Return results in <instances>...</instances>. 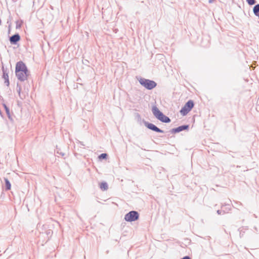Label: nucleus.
Here are the masks:
<instances>
[{
    "mask_svg": "<svg viewBox=\"0 0 259 259\" xmlns=\"http://www.w3.org/2000/svg\"><path fill=\"white\" fill-rule=\"evenodd\" d=\"M217 213H218V214H221V213H222V211H221V210H218L217 211Z\"/></svg>",
    "mask_w": 259,
    "mask_h": 259,
    "instance_id": "a211bd4d",
    "label": "nucleus"
},
{
    "mask_svg": "<svg viewBox=\"0 0 259 259\" xmlns=\"http://www.w3.org/2000/svg\"><path fill=\"white\" fill-rule=\"evenodd\" d=\"M139 81L142 85L148 90H152L156 86V83L155 81L144 78H141Z\"/></svg>",
    "mask_w": 259,
    "mask_h": 259,
    "instance_id": "f03ea898",
    "label": "nucleus"
},
{
    "mask_svg": "<svg viewBox=\"0 0 259 259\" xmlns=\"http://www.w3.org/2000/svg\"><path fill=\"white\" fill-rule=\"evenodd\" d=\"M5 108L6 109V111L7 112V113L9 115V108L5 105Z\"/></svg>",
    "mask_w": 259,
    "mask_h": 259,
    "instance_id": "dca6fc26",
    "label": "nucleus"
},
{
    "mask_svg": "<svg viewBox=\"0 0 259 259\" xmlns=\"http://www.w3.org/2000/svg\"><path fill=\"white\" fill-rule=\"evenodd\" d=\"M52 231L51 230H49L47 231L46 232V234L48 236V235H50L51 234H52Z\"/></svg>",
    "mask_w": 259,
    "mask_h": 259,
    "instance_id": "2eb2a0df",
    "label": "nucleus"
},
{
    "mask_svg": "<svg viewBox=\"0 0 259 259\" xmlns=\"http://www.w3.org/2000/svg\"><path fill=\"white\" fill-rule=\"evenodd\" d=\"M194 107V103L192 100L188 101L182 108L180 113L183 116L186 115Z\"/></svg>",
    "mask_w": 259,
    "mask_h": 259,
    "instance_id": "20e7f679",
    "label": "nucleus"
},
{
    "mask_svg": "<svg viewBox=\"0 0 259 259\" xmlns=\"http://www.w3.org/2000/svg\"><path fill=\"white\" fill-rule=\"evenodd\" d=\"M107 156V154L106 153H102L99 155V158L100 159H105L106 158Z\"/></svg>",
    "mask_w": 259,
    "mask_h": 259,
    "instance_id": "ddd939ff",
    "label": "nucleus"
},
{
    "mask_svg": "<svg viewBox=\"0 0 259 259\" xmlns=\"http://www.w3.org/2000/svg\"><path fill=\"white\" fill-rule=\"evenodd\" d=\"M139 213L136 211H131L124 216V220L127 222H134L139 219Z\"/></svg>",
    "mask_w": 259,
    "mask_h": 259,
    "instance_id": "7ed1b4c3",
    "label": "nucleus"
},
{
    "mask_svg": "<svg viewBox=\"0 0 259 259\" xmlns=\"http://www.w3.org/2000/svg\"><path fill=\"white\" fill-rule=\"evenodd\" d=\"M100 187L102 190H106L108 189V185L106 182H102L101 183Z\"/></svg>",
    "mask_w": 259,
    "mask_h": 259,
    "instance_id": "f8f14e48",
    "label": "nucleus"
},
{
    "mask_svg": "<svg viewBox=\"0 0 259 259\" xmlns=\"http://www.w3.org/2000/svg\"><path fill=\"white\" fill-rule=\"evenodd\" d=\"M189 127L188 125H183L180 126L177 128H172L171 131V133H177L182 131L187 130Z\"/></svg>",
    "mask_w": 259,
    "mask_h": 259,
    "instance_id": "0eeeda50",
    "label": "nucleus"
},
{
    "mask_svg": "<svg viewBox=\"0 0 259 259\" xmlns=\"http://www.w3.org/2000/svg\"><path fill=\"white\" fill-rule=\"evenodd\" d=\"M19 95L20 94V89H19Z\"/></svg>",
    "mask_w": 259,
    "mask_h": 259,
    "instance_id": "412c9836",
    "label": "nucleus"
},
{
    "mask_svg": "<svg viewBox=\"0 0 259 259\" xmlns=\"http://www.w3.org/2000/svg\"><path fill=\"white\" fill-rule=\"evenodd\" d=\"M213 2V0H209V3H211Z\"/></svg>",
    "mask_w": 259,
    "mask_h": 259,
    "instance_id": "aec40b11",
    "label": "nucleus"
},
{
    "mask_svg": "<svg viewBox=\"0 0 259 259\" xmlns=\"http://www.w3.org/2000/svg\"><path fill=\"white\" fill-rule=\"evenodd\" d=\"M158 119L165 123H168L170 121V118L164 115L163 114H162V116H160Z\"/></svg>",
    "mask_w": 259,
    "mask_h": 259,
    "instance_id": "9d476101",
    "label": "nucleus"
},
{
    "mask_svg": "<svg viewBox=\"0 0 259 259\" xmlns=\"http://www.w3.org/2000/svg\"><path fill=\"white\" fill-rule=\"evenodd\" d=\"M145 125L149 129L155 131L157 133H163V131L160 130L158 127H157L153 123H149L148 122L145 121L144 122Z\"/></svg>",
    "mask_w": 259,
    "mask_h": 259,
    "instance_id": "39448f33",
    "label": "nucleus"
},
{
    "mask_svg": "<svg viewBox=\"0 0 259 259\" xmlns=\"http://www.w3.org/2000/svg\"><path fill=\"white\" fill-rule=\"evenodd\" d=\"M79 143L81 144V145H82V146H84V145L82 142H79Z\"/></svg>",
    "mask_w": 259,
    "mask_h": 259,
    "instance_id": "6ab92c4d",
    "label": "nucleus"
},
{
    "mask_svg": "<svg viewBox=\"0 0 259 259\" xmlns=\"http://www.w3.org/2000/svg\"><path fill=\"white\" fill-rule=\"evenodd\" d=\"M248 4L249 5H254L256 3L255 0H246Z\"/></svg>",
    "mask_w": 259,
    "mask_h": 259,
    "instance_id": "4468645a",
    "label": "nucleus"
},
{
    "mask_svg": "<svg viewBox=\"0 0 259 259\" xmlns=\"http://www.w3.org/2000/svg\"><path fill=\"white\" fill-rule=\"evenodd\" d=\"M15 73L18 79L21 81L27 80L29 74L25 64L21 61L17 63Z\"/></svg>",
    "mask_w": 259,
    "mask_h": 259,
    "instance_id": "f257e3e1",
    "label": "nucleus"
},
{
    "mask_svg": "<svg viewBox=\"0 0 259 259\" xmlns=\"http://www.w3.org/2000/svg\"><path fill=\"white\" fill-rule=\"evenodd\" d=\"M181 259H191V258L189 256H185Z\"/></svg>",
    "mask_w": 259,
    "mask_h": 259,
    "instance_id": "f3484780",
    "label": "nucleus"
},
{
    "mask_svg": "<svg viewBox=\"0 0 259 259\" xmlns=\"http://www.w3.org/2000/svg\"><path fill=\"white\" fill-rule=\"evenodd\" d=\"M152 111L154 116L157 119L161 116L163 114L156 106L152 107Z\"/></svg>",
    "mask_w": 259,
    "mask_h": 259,
    "instance_id": "423d86ee",
    "label": "nucleus"
},
{
    "mask_svg": "<svg viewBox=\"0 0 259 259\" xmlns=\"http://www.w3.org/2000/svg\"><path fill=\"white\" fill-rule=\"evenodd\" d=\"M20 39L19 34H15L10 38V41L12 44H16Z\"/></svg>",
    "mask_w": 259,
    "mask_h": 259,
    "instance_id": "1a4fd4ad",
    "label": "nucleus"
},
{
    "mask_svg": "<svg viewBox=\"0 0 259 259\" xmlns=\"http://www.w3.org/2000/svg\"><path fill=\"white\" fill-rule=\"evenodd\" d=\"M2 70L3 72V77L5 79V83L7 86L9 85V76L8 73L7 72V70L4 68V67H2Z\"/></svg>",
    "mask_w": 259,
    "mask_h": 259,
    "instance_id": "6e6552de",
    "label": "nucleus"
},
{
    "mask_svg": "<svg viewBox=\"0 0 259 259\" xmlns=\"http://www.w3.org/2000/svg\"><path fill=\"white\" fill-rule=\"evenodd\" d=\"M4 180L5 182L6 190H10L11 187V185L10 181L7 178H4Z\"/></svg>",
    "mask_w": 259,
    "mask_h": 259,
    "instance_id": "9b49d317",
    "label": "nucleus"
}]
</instances>
